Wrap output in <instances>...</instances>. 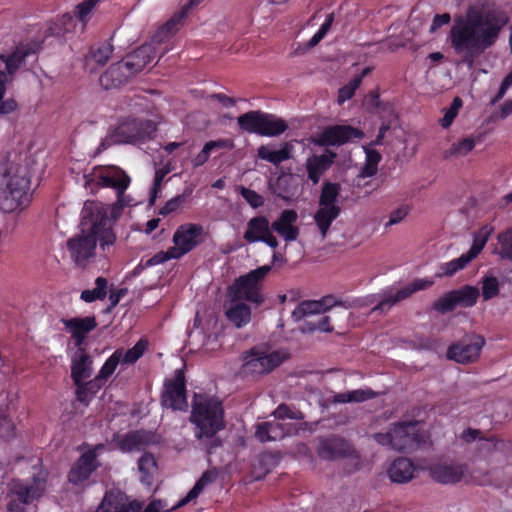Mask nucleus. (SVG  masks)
Listing matches in <instances>:
<instances>
[{"instance_id":"7ed1b4c3","label":"nucleus","mask_w":512,"mask_h":512,"mask_svg":"<svg viewBox=\"0 0 512 512\" xmlns=\"http://www.w3.org/2000/svg\"><path fill=\"white\" fill-rule=\"evenodd\" d=\"M30 172L24 159L0 165V209L5 213L21 211L31 202Z\"/></svg>"},{"instance_id":"2f4dec72","label":"nucleus","mask_w":512,"mask_h":512,"mask_svg":"<svg viewBox=\"0 0 512 512\" xmlns=\"http://www.w3.org/2000/svg\"><path fill=\"white\" fill-rule=\"evenodd\" d=\"M92 374V359L83 350L79 349L71 365V377L75 384L86 381Z\"/></svg>"},{"instance_id":"473e14b6","label":"nucleus","mask_w":512,"mask_h":512,"mask_svg":"<svg viewBox=\"0 0 512 512\" xmlns=\"http://www.w3.org/2000/svg\"><path fill=\"white\" fill-rule=\"evenodd\" d=\"M271 224L267 217L256 216L247 222L246 231L243 238L249 244L261 242L263 238L271 231Z\"/></svg>"},{"instance_id":"c756f323","label":"nucleus","mask_w":512,"mask_h":512,"mask_svg":"<svg viewBox=\"0 0 512 512\" xmlns=\"http://www.w3.org/2000/svg\"><path fill=\"white\" fill-rule=\"evenodd\" d=\"M290 434V429L279 422L267 421L256 425V438L262 442L276 441Z\"/></svg>"},{"instance_id":"bf43d9fd","label":"nucleus","mask_w":512,"mask_h":512,"mask_svg":"<svg viewBox=\"0 0 512 512\" xmlns=\"http://www.w3.org/2000/svg\"><path fill=\"white\" fill-rule=\"evenodd\" d=\"M273 415L276 419L284 420V419H294V420H303L304 414L302 411L290 407L286 404H280L273 412Z\"/></svg>"},{"instance_id":"9b49d317","label":"nucleus","mask_w":512,"mask_h":512,"mask_svg":"<svg viewBox=\"0 0 512 512\" xmlns=\"http://www.w3.org/2000/svg\"><path fill=\"white\" fill-rule=\"evenodd\" d=\"M284 358V354L279 351H271L266 347L256 346L244 353L242 372L252 377L262 376L278 367Z\"/></svg>"},{"instance_id":"774afa93","label":"nucleus","mask_w":512,"mask_h":512,"mask_svg":"<svg viewBox=\"0 0 512 512\" xmlns=\"http://www.w3.org/2000/svg\"><path fill=\"white\" fill-rule=\"evenodd\" d=\"M185 202L184 195H178L169 201L160 209L159 214L166 216L174 211H176L183 203Z\"/></svg>"},{"instance_id":"f03ea898","label":"nucleus","mask_w":512,"mask_h":512,"mask_svg":"<svg viewBox=\"0 0 512 512\" xmlns=\"http://www.w3.org/2000/svg\"><path fill=\"white\" fill-rule=\"evenodd\" d=\"M81 233L67 241V249L72 260L81 267L86 266L95 256L97 242L105 251L114 245L116 236L110 221L99 207L83 211Z\"/></svg>"},{"instance_id":"c03bdc74","label":"nucleus","mask_w":512,"mask_h":512,"mask_svg":"<svg viewBox=\"0 0 512 512\" xmlns=\"http://www.w3.org/2000/svg\"><path fill=\"white\" fill-rule=\"evenodd\" d=\"M262 111H249L237 118L239 127L248 133L259 135Z\"/></svg>"},{"instance_id":"0eeeda50","label":"nucleus","mask_w":512,"mask_h":512,"mask_svg":"<svg viewBox=\"0 0 512 512\" xmlns=\"http://www.w3.org/2000/svg\"><path fill=\"white\" fill-rule=\"evenodd\" d=\"M340 191L341 186L338 183L325 181L322 184L318 200V209L313 216L314 222L321 236V241H324L327 238L332 223L341 213V207L337 201Z\"/></svg>"},{"instance_id":"680f3d73","label":"nucleus","mask_w":512,"mask_h":512,"mask_svg":"<svg viewBox=\"0 0 512 512\" xmlns=\"http://www.w3.org/2000/svg\"><path fill=\"white\" fill-rule=\"evenodd\" d=\"M499 293V281L496 277H485L482 280V297L485 301L496 297Z\"/></svg>"},{"instance_id":"e2e57ef3","label":"nucleus","mask_w":512,"mask_h":512,"mask_svg":"<svg viewBox=\"0 0 512 512\" xmlns=\"http://www.w3.org/2000/svg\"><path fill=\"white\" fill-rule=\"evenodd\" d=\"M461 106L462 100L459 97H455L450 107L445 110L444 116L440 119V124L443 128H448L452 124Z\"/></svg>"},{"instance_id":"13d9d810","label":"nucleus","mask_w":512,"mask_h":512,"mask_svg":"<svg viewBox=\"0 0 512 512\" xmlns=\"http://www.w3.org/2000/svg\"><path fill=\"white\" fill-rule=\"evenodd\" d=\"M120 352H115L105 361L99 374L96 376L101 381L107 380L116 370L117 366L121 364Z\"/></svg>"},{"instance_id":"c9c22d12","label":"nucleus","mask_w":512,"mask_h":512,"mask_svg":"<svg viewBox=\"0 0 512 512\" xmlns=\"http://www.w3.org/2000/svg\"><path fill=\"white\" fill-rule=\"evenodd\" d=\"M331 301V298H324L321 301H304L294 309L292 317L295 321H299L307 316L321 314L332 306Z\"/></svg>"},{"instance_id":"338daca9","label":"nucleus","mask_w":512,"mask_h":512,"mask_svg":"<svg viewBox=\"0 0 512 512\" xmlns=\"http://www.w3.org/2000/svg\"><path fill=\"white\" fill-rule=\"evenodd\" d=\"M331 318L327 315H322L316 320H310L307 322L309 326V330L311 331H322V332H332L333 326L330 324Z\"/></svg>"},{"instance_id":"4c0bfd02","label":"nucleus","mask_w":512,"mask_h":512,"mask_svg":"<svg viewBox=\"0 0 512 512\" xmlns=\"http://www.w3.org/2000/svg\"><path fill=\"white\" fill-rule=\"evenodd\" d=\"M216 473L214 471H206L202 474V476L199 478V480L195 483L193 488L187 493V495L182 498L180 501H178L177 504L172 506L170 511L176 510L192 500L196 499L199 494L203 491V489L210 483L214 482L216 479Z\"/></svg>"},{"instance_id":"864d4df0","label":"nucleus","mask_w":512,"mask_h":512,"mask_svg":"<svg viewBox=\"0 0 512 512\" xmlns=\"http://www.w3.org/2000/svg\"><path fill=\"white\" fill-rule=\"evenodd\" d=\"M459 438H460V440H462L465 443H472L477 439L483 440V441H485V445L483 446V448L487 449V450L495 449L499 442L495 437H490V438L481 437V431L478 429H474V428L465 429L464 431H462Z\"/></svg>"},{"instance_id":"69168bd1","label":"nucleus","mask_w":512,"mask_h":512,"mask_svg":"<svg viewBox=\"0 0 512 512\" xmlns=\"http://www.w3.org/2000/svg\"><path fill=\"white\" fill-rule=\"evenodd\" d=\"M125 191L126 189L120 188V190L116 192L117 202L113 205L111 212V215L114 218L119 217L124 207L133 205V199L129 195H126Z\"/></svg>"},{"instance_id":"5701e85b","label":"nucleus","mask_w":512,"mask_h":512,"mask_svg":"<svg viewBox=\"0 0 512 512\" xmlns=\"http://www.w3.org/2000/svg\"><path fill=\"white\" fill-rule=\"evenodd\" d=\"M102 447V445H99L95 447V449L89 450L80 456L69 472L68 479L71 483L78 485L90 477L92 472L97 468L96 449Z\"/></svg>"},{"instance_id":"c85d7f7f","label":"nucleus","mask_w":512,"mask_h":512,"mask_svg":"<svg viewBox=\"0 0 512 512\" xmlns=\"http://www.w3.org/2000/svg\"><path fill=\"white\" fill-rule=\"evenodd\" d=\"M336 157V154L331 151H327L322 155H313L306 161V169L308 173V178L313 182V184H317L320 180L322 174L327 171Z\"/></svg>"},{"instance_id":"e433bc0d","label":"nucleus","mask_w":512,"mask_h":512,"mask_svg":"<svg viewBox=\"0 0 512 512\" xmlns=\"http://www.w3.org/2000/svg\"><path fill=\"white\" fill-rule=\"evenodd\" d=\"M288 128L285 120L274 114L262 112L260 124V136L276 137L283 134Z\"/></svg>"},{"instance_id":"dca6fc26","label":"nucleus","mask_w":512,"mask_h":512,"mask_svg":"<svg viewBox=\"0 0 512 512\" xmlns=\"http://www.w3.org/2000/svg\"><path fill=\"white\" fill-rule=\"evenodd\" d=\"M479 297L477 287L466 285L460 289L452 290L434 303V309L441 313L452 311L455 307H472Z\"/></svg>"},{"instance_id":"4468645a","label":"nucleus","mask_w":512,"mask_h":512,"mask_svg":"<svg viewBox=\"0 0 512 512\" xmlns=\"http://www.w3.org/2000/svg\"><path fill=\"white\" fill-rule=\"evenodd\" d=\"M86 187H91L92 183H96L101 187H110L116 190L127 189L130 185L131 178L124 170L117 166L98 167L94 169L91 175L85 176Z\"/></svg>"},{"instance_id":"de8ad7c7","label":"nucleus","mask_w":512,"mask_h":512,"mask_svg":"<svg viewBox=\"0 0 512 512\" xmlns=\"http://www.w3.org/2000/svg\"><path fill=\"white\" fill-rule=\"evenodd\" d=\"M100 379L95 377V379L90 381H83L75 384L77 386L76 396L77 400L81 403L88 404L92 397L98 392L100 389Z\"/></svg>"},{"instance_id":"20e7f679","label":"nucleus","mask_w":512,"mask_h":512,"mask_svg":"<svg viewBox=\"0 0 512 512\" xmlns=\"http://www.w3.org/2000/svg\"><path fill=\"white\" fill-rule=\"evenodd\" d=\"M190 422L195 426L194 436L197 440L211 439L213 447L221 444L215 435L225 428L224 408L222 402L213 396L195 393L192 405Z\"/></svg>"},{"instance_id":"a211bd4d","label":"nucleus","mask_w":512,"mask_h":512,"mask_svg":"<svg viewBox=\"0 0 512 512\" xmlns=\"http://www.w3.org/2000/svg\"><path fill=\"white\" fill-rule=\"evenodd\" d=\"M484 344L482 336L468 335L448 348L447 357L462 364L473 362L479 357Z\"/></svg>"},{"instance_id":"f257e3e1","label":"nucleus","mask_w":512,"mask_h":512,"mask_svg":"<svg viewBox=\"0 0 512 512\" xmlns=\"http://www.w3.org/2000/svg\"><path fill=\"white\" fill-rule=\"evenodd\" d=\"M507 13L495 6L472 4L465 14L453 18L448 41L461 62L472 67L475 60L498 41L508 24Z\"/></svg>"},{"instance_id":"6e6d98bb","label":"nucleus","mask_w":512,"mask_h":512,"mask_svg":"<svg viewBox=\"0 0 512 512\" xmlns=\"http://www.w3.org/2000/svg\"><path fill=\"white\" fill-rule=\"evenodd\" d=\"M100 0H84L75 7L74 15L81 22V28L84 29L88 20L89 15L99 3Z\"/></svg>"},{"instance_id":"49530a36","label":"nucleus","mask_w":512,"mask_h":512,"mask_svg":"<svg viewBox=\"0 0 512 512\" xmlns=\"http://www.w3.org/2000/svg\"><path fill=\"white\" fill-rule=\"evenodd\" d=\"M474 258L475 257H472L471 253L468 251L467 253L462 254L459 258L442 263L440 265L441 272L438 276H452L459 270L464 269Z\"/></svg>"},{"instance_id":"a18cd8bd","label":"nucleus","mask_w":512,"mask_h":512,"mask_svg":"<svg viewBox=\"0 0 512 512\" xmlns=\"http://www.w3.org/2000/svg\"><path fill=\"white\" fill-rule=\"evenodd\" d=\"M148 347L147 340H139L132 348L128 350L117 349L115 352H120L121 365H132L140 359Z\"/></svg>"},{"instance_id":"37998d69","label":"nucleus","mask_w":512,"mask_h":512,"mask_svg":"<svg viewBox=\"0 0 512 512\" xmlns=\"http://www.w3.org/2000/svg\"><path fill=\"white\" fill-rule=\"evenodd\" d=\"M171 259H179L173 248L170 247L166 251H159L145 262L141 261L131 272L132 276H138L145 268L163 264Z\"/></svg>"},{"instance_id":"6e6552de","label":"nucleus","mask_w":512,"mask_h":512,"mask_svg":"<svg viewBox=\"0 0 512 512\" xmlns=\"http://www.w3.org/2000/svg\"><path fill=\"white\" fill-rule=\"evenodd\" d=\"M96 512H170V509L167 503L161 499L152 500L143 509L142 501L131 500L125 493L111 490L105 493Z\"/></svg>"},{"instance_id":"f3484780","label":"nucleus","mask_w":512,"mask_h":512,"mask_svg":"<svg viewBox=\"0 0 512 512\" xmlns=\"http://www.w3.org/2000/svg\"><path fill=\"white\" fill-rule=\"evenodd\" d=\"M428 470L429 475L436 482L456 484L464 479L468 468L465 463L452 459H443L430 465Z\"/></svg>"},{"instance_id":"b1692460","label":"nucleus","mask_w":512,"mask_h":512,"mask_svg":"<svg viewBox=\"0 0 512 512\" xmlns=\"http://www.w3.org/2000/svg\"><path fill=\"white\" fill-rule=\"evenodd\" d=\"M135 74L131 68L121 60L109 67V69L100 76V84L105 89L118 88L126 84Z\"/></svg>"},{"instance_id":"bb28decb","label":"nucleus","mask_w":512,"mask_h":512,"mask_svg":"<svg viewBox=\"0 0 512 512\" xmlns=\"http://www.w3.org/2000/svg\"><path fill=\"white\" fill-rule=\"evenodd\" d=\"M225 316L236 328H242L251 321V308L238 298L230 296L226 305Z\"/></svg>"},{"instance_id":"f704fd0d","label":"nucleus","mask_w":512,"mask_h":512,"mask_svg":"<svg viewBox=\"0 0 512 512\" xmlns=\"http://www.w3.org/2000/svg\"><path fill=\"white\" fill-rule=\"evenodd\" d=\"M298 187V177L291 173H284L277 178L273 191L281 199L291 201L298 194Z\"/></svg>"},{"instance_id":"603ef678","label":"nucleus","mask_w":512,"mask_h":512,"mask_svg":"<svg viewBox=\"0 0 512 512\" xmlns=\"http://www.w3.org/2000/svg\"><path fill=\"white\" fill-rule=\"evenodd\" d=\"M0 78H4V75L0 74ZM6 85L7 84L0 80V118L15 113L19 108V104L15 98H5L7 90Z\"/></svg>"},{"instance_id":"cd10ccee","label":"nucleus","mask_w":512,"mask_h":512,"mask_svg":"<svg viewBox=\"0 0 512 512\" xmlns=\"http://www.w3.org/2000/svg\"><path fill=\"white\" fill-rule=\"evenodd\" d=\"M349 444L342 438L329 437L319 440L317 454L321 459L334 460L349 453Z\"/></svg>"},{"instance_id":"ddd939ff","label":"nucleus","mask_w":512,"mask_h":512,"mask_svg":"<svg viewBox=\"0 0 512 512\" xmlns=\"http://www.w3.org/2000/svg\"><path fill=\"white\" fill-rule=\"evenodd\" d=\"M161 402L172 410H187L185 377L181 370H176L173 378L165 380Z\"/></svg>"},{"instance_id":"0e129e2a","label":"nucleus","mask_w":512,"mask_h":512,"mask_svg":"<svg viewBox=\"0 0 512 512\" xmlns=\"http://www.w3.org/2000/svg\"><path fill=\"white\" fill-rule=\"evenodd\" d=\"M241 196L245 199V201L254 209L263 206L264 198L262 195L257 193L254 190L246 188L244 186H240L238 188Z\"/></svg>"},{"instance_id":"2eb2a0df","label":"nucleus","mask_w":512,"mask_h":512,"mask_svg":"<svg viewBox=\"0 0 512 512\" xmlns=\"http://www.w3.org/2000/svg\"><path fill=\"white\" fill-rule=\"evenodd\" d=\"M204 237V227L200 224L185 223L180 225L173 235V252H176L179 258L192 251L202 243Z\"/></svg>"},{"instance_id":"8fccbe9b","label":"nucleus","mask_w":512,"mask_h":512,"mask_svg":"<svg viewBox=\"0 0 512 512\" xmlns=\"http://www.w3.org/2000/svg\"><path fill=\"white\" fill-rule=\"evenodd\" d=\"M493 231L494 228L492 226L485 225L474 234L473 244L469 249L472 257L476 258L478 254L483 250Z\"/></svg>"},{"instance_id":"a19ab883","label":"nucleus","mask_w":512,"mask_h":512,"mask_svg":"<svg viewBox=\"0 0 512 512\" xmlns=\"http://www.w3.org/2000/svg\"><path fill=\"white\" fill-rule=\"evenodd\" d=\"M377 393L370 388H360L352 391L338 393L333 396L334 403H360L375 398Z\"/></svg>"},{"instance_id":"393cba45","label":"nucleus","mask_w":512,"mask_h":512,"mask_svg":"<svg viewBox=\"0 0 512 512\" xmlns=\"http://www.w3.org/2000/svg\"><path fill=\"white\" fill-rule=\"evenodd\" d=\"M62 322L65 325L66 330L75 340V345L78 347L83 344L89 332L94 330L97 326L94 316L62 319Z\"/></svg>"},{"instance_id":"a878e982","label":"nucleus","mask_w":512,"mask_h":512,"mask_svg":"<svg viewBox=\"0 0 512 512\" xmlns=\"http://www.w3.org/2000/svg\"><path fill=\"white\" fill-rule=\"evenodd\" d=\"M159 55L156 47L152 44L145 43L139 48L129 53L123 60L131 68V71L136 75L141 72L146 65Z\"/></svg>"},{"instance_id":"58836bf2","label":"nucleus","mask_w":512,"mask_h":512,"mask_svg":"<svg viewBox=\"0 0 512 512\" xmlns=\"http://www.w3.org/2000/svg\"><path fill=\"white\" fill-rule=\"evenodd\" d=\"M148 440V434L144 431H134L121 438L118 446L122 452L139 451L147 444Z\"/></svg>"},{"instance_id":"7c9ffc66","label":"nucleus","mask_w":512,"mask_h":512,"mask_svg":"<svg viewBox=\"0 0 512 512\" xmlns=\"http://www.w3.org/2000/svg\"><path fill=\"white\" fill-rule=\"evenodd\" d=\"M416 468L413 462L406 457L395 459L388 468V476L392 482L407 483L413 479Z\"/></svg>"},{"instance_id":"423d86ee","label":"nucleus","mask_w":512,"mask_h":512,"mask_svg":"<svg viewBox=\"0 0 512 512\" xmlns=\"http://www.w3.org/2000/svg\"><path fill=\"white\" fill-rule=\"evenodd\" d=\"M156 132V124L152 120L127 119L120 122L101 141L97 153H101L108 147L116 144H134L143 142L152 137Z\"/></svg>"},{"instance_id":"aec40b11","label":"nucleus","mask_w":512,"mask_h":512,"mask_svg":"<svg viewBox=\"0 0 512 512\" xmlns=\"http://www.w3.org/2000/svg\"><path fill=\"white\" fill-rule=\"evenodd\" d=\"M363 137V132L349 125L326 127L318 136V143L323 146H340L354 139Z\"/></svg>"},{"instance_id":"052dcab7","label":"nucleus","mask_w":512,"mask_h":512,"mask_svg":"<svg viewBox=\"0 0 512 512\" xmlns=\"http://www.w3.org/2000/svg\"><path fill=\"white\" fill-rule=\"evenodd\" d=\"M361 84V77H353L346 85L339 89L338 103L341 105L351 99Z\"/></svg>"},{"instance_id":"9d476101","label":"nucleus","mask_w":512,"mask_h":512,"mask_svg":"<svg viewBox=\"0 0 512 512\" xmlns=\"http://www.w3.org/2000/svg\"><path fill=\"white\" fill-rule=\"evenodd\" d=\"M46 489L45 475L40 473L33 478L31 483L22 480H12L8 484L9 512H25V506L35 499L40 498Z\"/></svg>"},{"instance_id":"5fc2aeb1","label":"nucleus","mask_w":512,"mask_h":512,"mask_svg":"<svg viewBox=\"0 0 512 512\" xmlns=\"http://www.w3.org/2000/svg\"><path fill=\"white\" fill-rule=\"evenodd\" d=\"M497 239L499 244V249L497 251L498 256L502 260L512 262V228L500 233Z\"/></svg>"},{"instance_id":"4d7b16f0","label":"nucleus","mask_w":512,"mask_h":512,"mask_svg":"<svg viewBox=\"0 0 512 512\" xmlns=\"http://www.w3.org/2000/svg\"><path fill=\"white\" fill-rule=\"evenodd\" d=\"M475 144V139L473 137L463 138L451 145L450 149L448 150V154L450 156H466L474 149Z\"/></svg>"},{"instance_id":"72a5a7b5","label":"nucleus","mask_w":512,"mask_h":512,"mask_svg":"<svg viewBox=\"0 0 512 512\" xmlns=\"http://www.w3.org/2000/svg\"><path fill=\"white\" fill-rule=\"evenodd\" d=\"M292 151L293 145L289 142L284 143L279 150H275L272 145H262L257 149V156L273 165H279L291 158Z\"/></svg>"},{"instance_id":"3c124183","label":"nucleus","mask_w":512,"mask_h":512,"mask_svg":"<svg viewBox=\"0 0 512 512\" xmlns=\"http://www.w3.org/2000/svg\"><path fill=\"white\" fill-rule=\"evenodd\" d=\"M493 231L494 228L492 226L485 225L474 234L473 244L469 249L472 257L476 258L478 254L483 250Z\"/></svg>"},{"instance_id":"1a4fd4ad","label":"nucleus","mask_w":512,"mask_h":512,"mask_svg":"<svg viewBox=\"0 0 512 512\" xmlns=\"http://www.w3.org/2000/svg\"><path fill=\"white\" fill-rule=\"evenodd\" d=\"M271 270L270 265H263L246 275L237 278L229 288V296L246 300L256 306L261 305L265 298L262 293L263 281Z\"/></svg>"},{"instance_id":"f8f14e48","label":"nucleus","mask_w":512,"mask_h":512,"mask_svg":"<svg viewBox=\"0 0 512 512\" xmlns=\"http://www.w3.org/2000/svg\"><path fill=\"white\" fill-rule=\"evenodd\" d=\"M201 1L202 0H190L189 3L184 5L179 12L175 13V15L163 26H161L153 35L149 44H152L154 47H156L157 51L159 52V57L163 56L169 51L170 47L167 42L178 31L182 20L187 15L188 10L197 6Z\"/></svg>"},{"instance_id":"4be33fe9","label":"nucleus","mask_w":512,"mask_h":512,"mask_svg":"<svg viewBox=\"0 0 512 512\" xmlns=\"http://www.w3.org/2000/svg\"><path fill=\"white\" fill-rule=\"evenodd\" d=\"M30 54L31 50L24 46L16 47L7 53H1L0 60L4 63L5 70L0 71V74L4 75V78H0V80L5 84L12 82L15 74L25 64L26 58Z\"/></svg>"},{"instance_id":"6ab92c4d","label":"nucleus","mask_w":512,"mask_h":512,"mask_svg":"<svg viewBox=\"0 0 512 512\" xmlns=\"http://www.w3.org/2000/svg\"><path fill=\"white\" fill-rule=\"evenodd\" d=\"M433 283L434 282L432 280L417 279L413 281L411 284L395 292L393 291V289L385 290L382 294V299L378 302L376 306L372 308V311H387L393 305L411 296L414 292L431 287Z\"/></svg>"},{"instance_id":"ea45409f","label":"nucleus","mask_w":512,"mask_h":512,"mask_svg":"<svg viewBox=\"0 0 512 512\" xmlns=\"http://www.w3.org/2000/svg\"><path fill=\"white\" fill-rule=\"evenodd\" d=\"M112 52L113 46L108 42L94 46L85 57V64L87 67H90L93 63L98 67L104 66L110 59Z\"/></svg>"},{"instance_id":"412c9836","label":"nucleus","mask_w":512,"mask_h":512,"mask_svg":"<svg viewBox=\"0 0 512 512\" xmlns=\"http://www.w3.org/2000/svg\"><path fill=\"white\" fill-rule=\"evenodd\" d=\"M298 214L293 209L283 210L279 217L271 223V229L286 242L296 241L300 229L296 225Z\"/></svg>"},{"instance_id":"79ce46f5","label":"nucleus","mask_w":512,"mask_h":512,"mask_svg":"<svg viewBox=\"0 0 512 512\" xmlns=\"http://www.w3.org/2000/svg\"><path fill=\"white\" fill-rule=\"evenodd\" d=\"M138 470L141 474V482L147 486L152 485L153 478L158 470L154 456L149 453L142 455L138 460Z\"/></svg>"},{"instance_id":"09e8293b","label":"nucleus","mask_w":512,"mask_h":512,"mask_svg":"<svg viewBox=\"0 0 512 512\" xmlns=\"http://www.w3.org/2000/svg\"><path fill=\"white\" fill-rule=\"evenodd\" d=\"M95 285L94 289L82 291L80 299L86 303L105 299L107 295V280L103 277H98L95 280Z\"/></svg>"},{"instance_id":"39448f33","label":"nucleus","mask_w":512,"mask_h":512,"mask_svg":"<svg viewBox=\"0 0 512 512\" xmlns=\"http://www.w3.org/2000/svg\"><path fill=\"white\" fill-rule=\"evenodd\" d=\"M373 439L392 450L410 452L425 443V433L418 421H402L392 423L385 433H375Z\"/></svg>"}]
</instances>
